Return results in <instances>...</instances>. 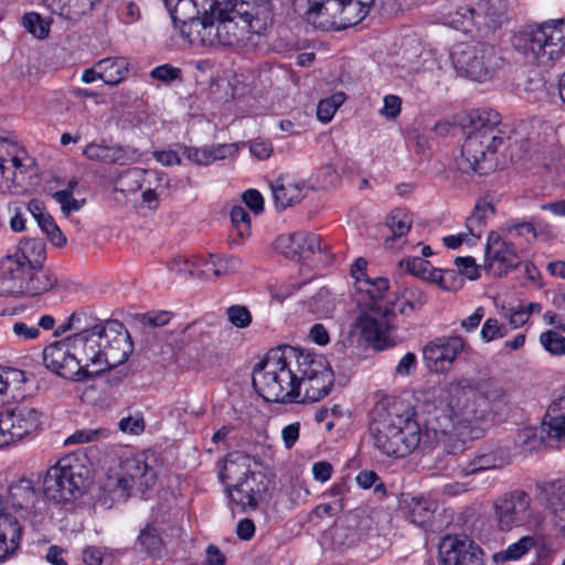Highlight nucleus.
Wrapping results in <instances>:
<instances>
[{"label":"nucleus","mask_w":565,"mask_h":565,"mask_svg":"<svg viewBox=\"0 0 565 565\" xmlns=\"http://www.w3.org/2000/svg\"><path fill=\"white\" fill-rule=\"evenodd\" d=\"M436 426L422 427L413 411L397 398H383L371 411L369 431L373 446L388 457L405 458L416 449L443 446L459 454L469 441L482 436L478 424L488 419L505 391L497 384L472 385L462 379L439 390Z\"/></svg>","instance_id":"f257e3e1"},{"label":"nucleus","mask_w":565,"mask_h":565,"mask_svg":"<svg viewBox=\"0 0 565 565\" xmlns=\"http://www.w3.org/2000/svg\"><path fill=\"white\" fill-rule=\"evenodd\" d=\"M297 354L298 348H275L254 366L253 386L264 399L275 403L295 401Z\"/></svg>","instance_id":"f03ea898"},{"label":"nucleus","mask_w":565,"mask_h":565,"mask_svg":"<svg viewBox=\"0 0 565 565\" xmlns=\"http://www.w3.org/2000/svg\"><path fill=\"white\" fill-rule=\"evenodd\" d=\"M77 330L75 334L66 337L67 345L71 349L77 366L85 373V381L92 380L103 373L102 362V322L85 311L72 313L67 321L60 327L61 332Z\"/></svg>","instance_id":"7ed1b4c3"},{"label":"nucleus","mask_w":565,"mask_h":565,"mask_svg":"<svg viewBox=\"0 0 565 565\" xmlns=\"http://www.w3.org/2000/svg\"><path fill=\"white\" fill-rule=\"evenodd\" d=\"M154 458L140 452L120 460L118 471L108 475L103 490L111 502H124L130 495L143 494L157 481Z\"/></svg>","instance_id":"20e7f679"},{"label":"nucleus","mask_w":565,"mask_h":565,"mask_svg":"<svg viewBox=\"0 0 565 565\" xmlns=\"http://www.w3.org/2000/svg\"><path fill=\"white\" fill-rule=\"evenodd\" d=\"M515 47L523 55L541 66H551L565 55V22L550 20L522 31Z\"/></svg>","instance_id":"39448f33"},{"label":"nucleus","mask_w":565,"mask_h":565,"mask_svg":"<svg viewBox=\"0 0 565 565\" xmlns=\"http://www.w3.org/2000/svg\"><path fill=\"white\" fill-rule=\"evenodd\" d=\"M56 285L57 277L50 269H36L13 254L0 259V295L39 296Z\"/></svg>","instance_id":"423d86ee"},{"label":"nucleus","mask_w":565,"mask_h":565,"mask_svg":"<svg viewBox=\"0 0 565 565\" xmlns=\"http://www.w3.org/2000/svg\"><path fill=\"white\" fill-rule=\"evenodd\" d=\"M295 375V401L315 403L324 398L334 384L333 371L327 359L298 348Z\"/></svg>","instance_id":"0eeeda50"},{"label":"nucleus","mask_w":565,"mask_h":565,"mask_svg":"<svg viewBox=\"0 0 565 565\" xmlns=\"http://www.w3.org/2000/svg\"><path fill=\"white\" fill-rule=\"evenodd\" d=\"M451 64L459 76L487 82L501 70L503 58L494 46L478 42H460L450 51Z\"/></svg>","instance_id":"6e6552de"},{"label":"nucleus","mask_w":565,"mask_h":565,"mask_svg":"<svg viewBox=\"0 0 565 565\" xmlns=\"http://www.w3.org/2000/svg\"><path fill=\"white\" fill-rule=\"evenodd\" d=\"M87 469L76 457H64L47 469L43 480V493L54 502H70L85 491Z\"/></svg>","instance_id":"1a4fd4ad"},{"label":"nucleus","mask_w":565,"mask_h":565,"mask_svg":"<svg viewBox=\"0 0 565 565\" xmlns=\"http://www.w3.org/2000/svg\"><path fill=\"white\" fill-rule=\"evenodd\" d=\"M497 524L502 531L526 527L541 529L544 516L532 507L531 497L524 490L516 489L499 497L493 504Z\"/></svg>","instance_id":"9d476101"},{"label":"nucleus","mask_w":565,"mask_h":565,"mask_svg":"<svg viewBox=\"0 0 565 565\" xmlns=\"http://www.w3.org/2000/svg\"><path fill=\"white\" fill-rule=\"evenodd\" d=\"M500 145L491 131H471L462 145L460 158L456 161L458 170L479 175L493 171L497 166L494 153Z\"/></svg>","instance_id":"9b49d317"},{"label":"nucleus","mask_w":565,"mask_h":565,"mask_svg":"<svg viewBox=\"0 0 565 565\" xmlns=\"http://www.w3.org/2000/svg\"><path fill=\"white\" fill-rule=\"evenodd\" d=\"M194 26L201 30L199 36H196V42L204 45L222 44L231 46L244 40L252 24L247 14L232 12V14L226 15L220 14L217 19L207 15L205 22H195Z\"/></svg>","instance_id":"f8f14e48"},{"label":"nucleus","mask_w":565,"mask_h":565,"mask_svg":"<svg viewBox=\"0 0 565 565\" xmlns=\"http://www.w3.org/2000/svg\"><path fill=\"white\" fill-rule=\"evenodd\" d=\"M369 11L353 0H324L320 10L308 13V23L323 31L344 30L361 22Z\"/></svg>","instance_id":"ddd939ff"},{"label":"nucleus","mask_w":565,"mask_h":565,"mask_svg":"<svg viewBox=\"0 0 565 565\" xmlns=\"http://www.w3.org/2000/svg\"><path fill=\"white\" fill-rule=\"evenodd\" d=\"M392 309L384 303H365L358 316L354 328L366 342L377 350L392 345L390 331L392 330Z\"/></svg>","instance_id":"4468645a"},{"label":"nucleus","mask_w":565,"mask_h":565,"mask_svg":"<svg viewBox=\"0 0 565 565\" xmlns=\"http://www.w3.org/2000/svg\"><path fill=\"white\" fill-rule=\"evenodd\" d=\"M40 413L28 406L0 412V448L13 445L40 427Z\"/></svg>","instance_id":"2eb2a0df"},{"label":"nucleus","mask_w":565,"mask_h":565,"mask_svg":"<svg viewBox=\"0 0 565 565\" xmlns=\"http://www.w3.org/2000/svg\"><path fill=\"white\" fill-rule=\"evenodd\" d=\"M102 359L103 372L126 362L132 352V343L124 324L117 320L102 322Z\"/></svg>","instance_id":"dca6fc26"},{"label":"nucleus","mask_w":565,"mask_h":565,"mask_svg":"<svg viewBox=\"0 0 565 565\" xmlns=\"http://www.w3.org/2000/svg\"><path fill=\"white\" fill-rule=\"evenodd\" d=\"M482 555V550L466 535H448L439 544L441 565H484Z\"/></svg>","instance_id":"f3484780"},{"label":"nucleus","mask_w":565,"mask_h":565,"mask_svg":"<svg viewBox=\"0 0 565 565\" xmlns=\"http://www.w3.org/2000/svg\"><path fill=\"white\" fill-rule=\"evenodd\" d=\"M43 363L46 369L63 379L75 382L85 381V373L77 366V363L72 356L66 338L44 349Z\"/></svg>","instance_id":"a211bd4d"},{"label":"nucleus","mask_w":565,"mask_h":565,"mask_svg":"<svg viewBox=\"0 0 565 565\" xmlns=\"http://www.w3.org/2000/svg\"><path fill=\"white\" fill-rule=\"evenodd\" d=\"M512 456L507 447L492 445L480 448L472 459L457 467L458 475L468 477L488 470L502 469L510 465Z\"/></svg>","instance_id":"6ab92c4d"},{"label":"nucleus","mask_w":565,"mask_h":565,"mask_svg":"<svg viewBox=\"0 0 565 565\" xmlns=\"http://www.w3.org/2000/svg\"><path fill=\"white\" fill-rule=\"evenodd\" d=\"M465 347L461 337L438 338L424 348V359L436 371L444 370L452 364Z\"/></svg>","instance_id":"aec40b11"},{"label":"nucleus","mask_w":565,"mask_h":565,"mask_svg":"<svg viewBox=\"0 0 565 565\" xmlns=\"http://www.w3.org/2000/svg\"><path fill=\"white\" fill-rule=\"evenodd\" d=\"M276 248L287 258L300 259L306 254L322 252L321 238L313 233L298 232L289 235H281L276 241Z\"/></svg>","instance_id":"412c9836"},{"label":"nucleus","mask_w":565,"mask_h":565,"mask_svg":"<svg viewBox=\"0 0 565 565\" xmlns=\"http://www.w3.org/2000/svg\"><path fill=\"white\" fill-rule=\"evenodd\" d=\"M174 25L180 24L181 32L189 38L190 42H196L201 30L194 26L195 22H205L207 15L198 17L199 10L194 0H174L170 6H166Z\"/></svg>","instance_id":"4be33fe9"},{"label":"nucleus","mask_w":565,"mask_h":565,"mask_svg":"<svg viewBox=\"0 0 565 565\" xmlns=\"http://www.w3.org/2000/svg\"><path fill=\"white\" fill-rule=\"evenodd\" d=\"M498 263L507 271L518 267L520 259L514 245L503 239L497 232L488 234L486 244V268L491 269Z\"/></svg>","instance_id":"5701e85b"},{"label":"nucleus","mask_w":565,"mask_h":565,"mask_svg":"<svg viewBox=\"0 0 565 565\" xmlns=\"http://www.w3.org/2000/svg\"><path fill=\"white\" fill-rule=\"evenodd\" d=\"M478 32L493 31L499 28L507 12L504 0H473Z\"/></svg>","instance_id":"b1692460"},{"label":"nucleus","mask_w":565,"mask_h":565,"mask_svg":"<svg viewBox=\"0 0 565 565\" xmlns=\"http://www.w3.org/2000/svg\"><path fill=\"white\" fill-rule=\"evenodd\" d=\"M181 150L189 161L198 166H209L235 154L238 146L236 143H218L201 148L182 146Z\"/></svg>","instance_id":"393cba45"},{"label":"nucleus","mask_w":565,"mask_h":565,"mask_svg":"<svg viewBox=\"0 0 565 565\" xmlns=\"http://www.w3.org/2000/svg\"><path fill=\"white\" fill-rule=\"evenodd\" d=\"M249 477H256L249 468V457L244 452L228 454L218 472V478L223 484L232 486L239 483Z\"/></svg>","instance_id":"a878e982"},{"label":"nucleus","mask_w":565,"mask_h":565,"mask_svg":"<svg viewBox=\"0 0 565 565\" xmlns=\"http://www.w3.org/2000/svg\"><path fill=\"white\" fill-rule=\"evenodd\" d=\"M231 503L241 512L255 510L258 505L257 494L260 492L256 477H249L239 483H233L226 488Z\"/></svg>","instance_id":"bb28decb"},{"label":"nucleus","mask_w":565,"mask_h":565,"mask_svg":"<svg viewBox=\"0 0 565 565\" xmlns=\"http://www.w3.org/2000/svg\"><path fill=\"white\" fill-rule=\"evenodd\" d=\"M475 12V1L462 0L451 7L444 14V21L446 24L456 30L462 31L465 33H471L475 30L478 31V23Z\"/></svg>","instance_id":"cd10ccee"},{"label":"nucleus","mask_w":565,"mask_h":565,"mask_svg":"<svg viewBox=\"0 0 565 565\" xmlns=\"http://www.w3.org/2000/svg\"><path fill=\"white\" fill-rule=\"evenodd\" d=\"M26 382V374L22 370L13 367L0 370V402L23 398Z\"/></svg>","instance_id":"c85d7f7f"},{"label":"nucleus","mask_w":565,"mask_h":565,"mask_svg":"<svg viewBox=\"0 0 565 565\" xmlns=\"http://www.w3.org/2000/svg\"><path fill=\"white\" fill-rule=\"evenodd\" d=\"M39 494L32 480L21 478L8 489V501L14 510L31 513L38 501Z\"/></svg>","instance_id":"c756f323"},{"label":"nucleus","mask_w":565,"mask_h":565,"mask_svg":"<svg viewBox=\"0 0 565 565\" xmlns=\"http://www.w3.org/2000/svg\"><path fill=\"white\" fill-rule=\"evenodd\" d=\"M271 193L279 210H285L302 200L305 196V185L302 183H294L284 178H278L271 184Z\"/></svg>","instance_id":"7c9ffc66"},{"label":"nucleus","mask_w":565,"mask_h":565,"mask_svg":"<svg viewBox=\"0 0 565 565\" xmlns=\"http://www.w3.org/2000/svg\"><path fill=\"white\" fill-rule=\"evenodd\" d=\"M83 156L88 160L106 164H124L128 158V151L120 145L107 146L104 143L90 142L83 149Z\"/></svg>","instance_id":"2f4dec72"},{"label":"nucleus","mask_w":565,"mask_h":565,"mask_svg":"<svg viewBox=\"0 0 565 565\" xmlns=\"http://www.w3.org/2000/svg\"><path fill=\"white\" fill-rule=\"evenodd\" d=\"M425 303V294L418 287L407 285L397 291L391 309L392 313L397 310L403 316H412L422 310Z\"/></svg>","instance_id":"473e14b6"},{"label":"nucleus","mask_w":565,"mask_h":565,"mask_svg":"<svg viewBox=\"0 0 565 565\" xmlns=\"http://www.w3.org/2000/svg\"><path fill=\"white\" fill-rule=\"evenodd\" d=\"M543 426L551 438L558 440L565 439V395L552 401L548 405L544 418Z\"/></svg>","instance_id":"72a5a7b5"},{"label":"nucleus","mask_w":565,"mask_h":565,"mask_svg":"<svg viewBox=\"0 0 565 565\" xmlns=\"http://www.w3.org/2000/svg\"><path fill=\"white\" fill-rule=\"evenodd\" d=\"M99 79L105 84L115 86L128 75L129 63L125 57H106L98 62Z\"/></svg>","instance_id":"f704fd0d"},{"label":"nucleus","mask_w":565,"mask_h":565,"mask_svg":"<svg viewBox=\"0 0 565 565\" xmlns=\"http://www.w3.org/2000/svg\"><path fill=\"white\" fill-rule=\"evenodd\" d=\"M13 255L36 269H45L42 266L45 259V243L43 239L28 238L20 241Z\"/></svg>","instance_id":"c9c22d12"},{"label":"nucleus","mask_w":565,"mask_h":565,"mask_svg":"<svg viewBox=\"0 0 565 565\" xmlns=\"http://www.w3.org/2000/svg\"><path fill=\"white\" fill-rule=\"evenodd\" d=\"M358 292L365 294L370 303H383L382 299L390 288L388 279L385 277H367L359 280L355 285Z\"/></svg>","instance_id":"e433bc0d"},{"label":"nucleus","mask_w":565,"mask_h":565,"mask_svg":"<svg viewBox=\"0 0 565 565\" xmlns=\"http://www.w3.org/2000/svg\"><path fill=\"white\" fill-rule=\"evenodd\" d=\"M537 543L533 535L522 536L518 542L510 544L505 550L500 551L493 555L497 563H504L509 561H516L524 556Z\"/></svg>","instance_id":"4c0bfd02"},{"label":"nucleus","mask_w":565,"mask_h":565,"mask_svg":"<svg viewBox=\"0 0 565 565\" xmlns=\"http://www.w3.org/2000/svg\"><path fill=\"white\" fill-rule=\"evenodd\" d=\"M472 131H491L495 136V141L503 143V137L501 135L502 131L498 127V125L501 122V116L498 111L492 109L481 110L476 115L475 119H472Z\"/></svg>","instance_id":"58836bf2"},{"label":"nucleus","mask_w":565,"mask_h":565,"mask_svg":"<svg viewBox=\"0 0 565 565\" xmlns=\"http://www.w3.org/2000/svg\"><path fill=\"white\" fill-rule=\"evenodd\" d=\"M392 236L384 242L386 248H394V242L408 233L412 226L409 216L401 210L393 211L386 221Z\"/></svg>","instance_id":"ea45409f"},{"label":"nucleus","mask_w":565,"mask_h":565,"mask_svg":"<svg viewBox=\"0 0 565 565\" xmlns=\"http://www.w3.org/2000/svg\"><path fill=\"white\" fill-rule=\"evenodd\" d=\"M541 491L552 513L557 512L558 509H565V479L546 482Z\"/></svg>","instance_id":"a19ab883"},{"label":"nucleus","mask_w":565,"mask_h":565,"mask_svg":"<svg viewBox=\"0 0 565 565\" xmlns=\"http://www.w3.org/2000/svg\"><path fill=\"white\" fill-rule=\"evenodd\" d=\"M138 543L149 556H160L163 548V541L158 531L147 525L138 536Z\"/></svg>","instance_id":"79ce46f5"},{"label":"nucleus","mask_w":565,"mask_h":565,"mask_svg":"<svg viewBox=\"0 0 565 565\" xmlns=\"http://www.w3.org/2000/svg\"><path fill=\"white\" fill-rule=\"evenodd\" d=\"M488 213H493V209L490 205H477L471 215L467 218L466 228L473 239L480 238L483 234Z\"/></svg>","instance_id":"37998d69"},{"label":"nucleus","mask_w":565,"mask_h":565,"mask_svg":"<svg viewBox=\"0 0 565 565\" xmlns=\"http://www.w3.org/2000/svg\"><path fill=\"white\" fill-rule=\"evenodd\" d=\"M436 503L424 498H413L409 503V518L416 524L423 525L429 521Z\"/></svg>","instance_id":"c03bdc74"},{"label":"nucleus","mask_w":565,"mask_h":565,"mask_svg":"<svg viewBox=\"0 0 565 565\" xmlns=\"http://www.w3.org/2000/svg\"><path fill=\"white\" fill-rule=\"evenodd\" d=\"M430 282L438 285L445 290L459 289L463 284V278L456 269H437L431 271Z\"/></svg>","instance_id":"a18cd8bd"},{"label":"nucleus","mask_w":565,"mask_h":565,"mask_svg":"<svg viewBox=\"0 0 565 565\" xmlns=\"http://www.w3.org/2000/svg\"><path fill=\"white\" fill-rule=\"evenodd\" d=\"M22 24L28 32L38 39H46L50 33L51 23L36 12H28L22 18Z\"/></svg>","instance_id":"49530a36"},{"label":"nucleus","mask_w":565,"mask_h":565,"mask_svg":"<svg viewBox=\"0 0 565 565\" xmlns=\"http://www.w3.org/2000/svg\"><path fill=\"white\" fill-rule=\"evenodd\" d=\"M401 266L405 267V269L413 276L429 282L431 271H437V268L431 267L430 263L423 257H409L403 259L401 262Z\"/></svg>","instance_id":"de8ad7c7"},{"label":"nucleus","mask_w":565,"mask_h":565,"mask_svg":"<svg viewBox=\"0 0 565 565\" xmlns=\"http://www.w3.org/2000/svg\"><path fill=\"white\" fill-rule=\"evenodd\" d=\"M540 343L552 355L565 354V337L556 330H547L541 333Z\"/></svg>","instance_id":"09e8293b"},{"label":"nucleus","mask_w":565,"mask_h":565,"mask_svg":"<svg viewBox=\"0 0 565 565\" xmlns=\"http://www.w3.org/2000/svg\"><path fill=\"white\" fill-rule=\"evenodd\" d=\"M108 437V430L105 428H83L74 431L70 435L64 444L68 445H77V444H86L99 439H104Z\"/></svg>","instance_id":"8fccbe9b"},{"label":"nucleus","mask_w":565,"mask_h":565,"mask_svg":"<svg viewBox=\"0 0 565 565\" xmlns=\"http://www.w3.org/2000/svg\"><path fill=\"white\" fill-rule=\"evenodd\" d=\"M309 309L320 316H328L333 310V299L330 291L327 288H321L318 292L309 300Z\"/></svg>","instance_id":"3c124183"},{"label":"nucleus","mask_w":565,"mask_h":565,"mask_svg":"<svg viewBox=\"0 0 565 565\" xmlns=\"http://www.w3.org/2000/svg\"><path fill=\"white\" fill-rule=\"evenodd\" d=\"M38 225L46 234L49 241L53 245L62 247L66 244V237L64 236V234L62 233V231L49 213L38 221Z\"/></svg>","instance_id":"603ef678"},{"label":"nucleus","mask_w":565,"mask_h":565,"mask_svg":"<svg viewBox=\"0 0 565 565\" xmlns=\"http://www.w3.org/2000/svg\"><path fill=\"white\" fill-rule=\"evenodd\" d=\"M216 255H209L207 257H199L196 260V269H184L190 276H198L200 278L210 279L212 277H216Z\"/></svg>","instance_id":"864d4df0"},{"label":"nucleus","mask_w":565,"mask_h":565,"mask_svg":"<svg viewBox=\"0 0 565 565\" xmlns=\"http://www.w3.org/2000/svg\"><path fill=\"white\" fill-rule=\"evenodd\" d=\"M51 195L60 204L62 213L66 216L79 211L85 204L84 199H75L70 191H55Z\"/></svg>","instance_id":"5fc2aeb1"},{"label":"nucleus","mask_w":565,"mask_h":565,"mask_svg":"<svg viewBox=\"0 0 565 565\" xmlns=\"http://www.w3.org/2000/svg\"><path fill=\"white\" fill-rule=\"evenodd\" d=\"M226 318L237 329H245L252 323V313L243 305H233L226 309Z\"/></svg>","instance_id":"6e6d98bb"},{"label":"nucleus","mask_w":565,"mask_h":565,"mask_svg":"<svg viewBox=\"0 0 565 565\" xmlns=\"http://www.w3.org/2000/svg\"><path fill=\"white\" fill-rule=\"evenodd\" d=\"M232 224L239 237L250 234V218L247 211L243 206H234L230 213Z\"/></svg>","instance_id":"4d7b16f0"},{"label":"nucleus","mask_w":565,"mask_h":565,"mask_svg":"<svg viewBox=\"0 0 565 565\" xmlns=\"http://www.w3.org/2000/svg\"><path fill=\"white\" fill-rule=\"evenodd\" d=\"M480 335L484 342H490L505 337L507 328L504 324L500 323L498 319L488 318L482 324Z\"/></svg>","instance_id":"13d9d810"},{"label":"nucleus","mask_w":565,"mask_h":565,"mask_svg":"<svg viewBox=\"0 0 565 565\" xmlns=\"http://www.w3.org/2000/svg\"><path fill=\"white\" fill-rule=\"evenodd\" d=\"M119 17L125 24L137 22L141 18L139 1L122 0L119 8Z\"/></svg>","instance_id":"bf43d9fd"},{"label":"nucleus","mask_w":565,"mask_h":565,"mask_svg":"<svg viewBox=\"0 0 565 565\" xmlns=\"http://www.w3.org/2000/svg\"><path fill=\"white\" fill-rule=\"evenodd\" d=\"M454 263L455 266L457 267L458 274L462 278L466 277L470 280H473L479 277V267L472 257H457L455 258Z\"/></svg>","instance_id":"052dcab7"},{"label":"nucleus","mask_w":565,"mask_h":565,"mask_svg":"<svg viewBox=\"0 0 565 565\" xmlns=\"http://www.w3.org/2000/svg\"><path fill=\"white\" fill-rule=\"evenodd\" d=\"M12 331L19 340H33L40 335V330L35 322L17 321L12 326Z\"/></svg>","instance_id":"680f3d73"},{"label":"nucleus","mask_w":565,"mask_h":565,"mask_svg":"<svg viewBox=\"0 0 565 565\" xmlns=\"http://www.w3.org/2000/svg\"><path fill=\"white\" fill-rule=\"evenodd\" d=\"M118 427L122 433L139 435L145 430V420L141 415L127 416L119 420Z\"/></svg>","instance_id":"e2e57ef3"},{"label":"nucleus","mask_w":565,"mask_h":565,"mask_svg":"<svg viewBox=\"0 0 565 565\" xmlns=\"http://www.w3.org/2000/svg\"><path fill=\"white\" fill-rule=\"evenodd\" d=\"M344 509L343 499H335L331 503H321L317 505L312 514L318 519H324L327 516H334L341 513Z\"/></svg>","instance_id":"0e129e2a"},{"label":"nucleus","mask_w":565,"mask_h":565,"mask_svg":"<svg viewBox=\"0 0 565 565\" xmlns=\"http://www.w3.org/2000/svg\"><path fill=\"white\" fill-rule=\"evenodd\" d=\"M379 479L377 473L373 470H364L356 476V482L363 489L374 487V492H385L384 484L382 482L376 483Z\"/></svg>","instance_id":"69168bd1"},{"label":"nucleus","mask_w":565,"mask_h":565,"mask_svg":"<svg viewBox=\"0 0 565 565\" xmlns=\"http://www.w3.org/2000/svg\"><path fill=\"white\" fill-rule=\"evenodd\" d=\"M242 266V260L238 257L235 256H228V257H218L216 262V277L225 276L233 274L239 269Z\"/></svg>","instance_id":"338daca9"},{"label":"nucleus","mask_w":565,"mask_h":565,"mask_svg":"<svg viewBox=\"0 0 565 565\" xmlns=\"http://www.w3.org/2000/svg\"><path fill=\"white\" fill-rule=\"evenodd\" d=\"M243 202L255 214H260L264 211V199L259 191L255 189L246 190L242 194Z\"/></svg>","instance_id":"774afa93"}]
</instances>
